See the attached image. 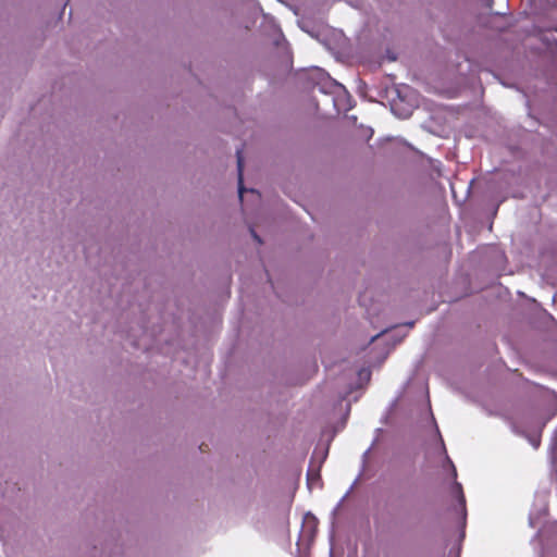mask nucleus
<instances>
[{
  "mask_svg": "<svg viewBox=\"0 0 557 557\" xmlns=\"http://www.w3.org/2000/svg\"><path fill=\"white\" fill-rule=\"evenodd\" d=\"M250 193L256 194L257 191L255 189H249Z\"/></svg>",
  "mask_w": 557,
  "mask_h": 557,
  "instance_id": "obj_4",
  "label": "nucleus"
},
{
  "mask_svg": "<svg viewBox=\"0 0 557 557\" xmlns=\"http://www.w3.org/2000/svg\"><path fill=\"white\" fill-rule=\"evenodd\" d=\"M457 487H458V494H459V503H460V505L462 507V510L465 511V507H466L465 495L462 493L461 485L457 484Z\"/></svg>",
  "mask_w": 557,
  "mask_h": 557,
  "instance_id": "obj_2",
  "label": "nucleus"
},
{
  "mask_svg": "<svg viewBox=\"0 0 557 557\" xmlns=\"http://www.w3.org/2000/svg\"><path fill=\"white\" fill-rule=\"evenodd\" d=\"M236 158H237V171H238V196H239V199L242 200L244 193L248 191V189H246L244 187V177H243L244 157H243L242 149H237Z\"/></svg>",
  "mask_w": 557,
  "mask_h": 557,
  "instance_id": "obj_1",
  "label": "nucleus"
},
{
  "mask_svg": "<svg viewBox=\"0 0 557 557\" xmlns=\"http://www.w3.org/2000/svg\"><path fill=\"white\" fill-rule=\"evenodd\" d=\"M251 234H252L253 238H255L259 244H261V243H262V242H261V238L259 237V235H258L253 230H251Z\"/></svg>",
  "mask_w": 557,
  "mask_h": 557,
  "instance_id": "obj_3",
  "label": "nucleus"
}]
</instances>
